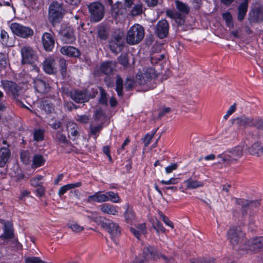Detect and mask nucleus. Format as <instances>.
Instances as JSON below:
<instances>
[{"instance_id": "59", "label": "nucleus", "mask_w": 263, "mask_h": 263, "mask_svg": "<svg viewBox=\"0 0 263 263\" xmlns=\"http://www.w3.org/2000/svg\"><path fill=\"white\" fill-rule=\"evenodd\" d=\"M62 95L71 97V94L73 93V89L70 90L68 87L64 86L61 88Z\"/></svg>"}, {"instance_id": "48", "label": "nucleus", "mask_w": 263, "mask_h": 263, "mask_svg": "<svg viewBox=\"0 0 263 263\" xmlns=\"http://www.w3.org/2000/svg\"><path fill=\"white\" fill-rule=\"evenodd\" d=\"M152 227L156 231L157 233H159V232L164 233L165 231V229L163 227L162 223L157 219L153 223Z\"/></svg>"}, {"instance_id": "19", "label": "nucleus", "mask_w": 263, "mask_h": 263, "mask_svg": "<svg viewBox=\"0 0 263 263\" xmlns=\"http://www.w3.org/2000/svg\"><path fill=\"white\" fill-rule=\"evenodd\" d=\"M43 69L49 74L56 73L55 61L53 58L49 57L45 59L43 63Z\"/></svg>"}, {"instance_id": "47", "label": "nucleus", "mask_w": 263, "mask_h": 263, "mask_svg": "<svg viewBox=\"0 0 263 263\" xmlns=\"http://www.w3.org/2000/svg\"><path fill=\"white\" fill-rule=\"evenodd\" d=\"M60 72L63 78L66 76L67 63L65 59L62 58L59 60Z\"/></svg>"}, {"instance_id": "13", "label": "nucleus", "mask_w": 263, "mask_h": 263, "mask_svg": "<svg viewBox=\"0 0 263 263\" xmlns=\"http://www.w3.org/2000/svg\"><path fill=\"white\" fill-rule=\"evenodd\" d=\"M62 41L65 44H72L76 41V36L73 28L66 27L59 32Z\"/></svg>"}, {"instance_id": "30", "label": "nucleus", "mask_w": 263, "mask_h": 263, "mask_svg": "<svg viewBox=\"0 0 263 263\" xmlns=\"http://www.w3.org/2000/svg\"><path fill=\"white\" fill-rule=\"evenodd\" d=\"M55 139L59 142L65 144L66 146H70V147L66 151L67 153H70L72 151L71 147L72 146L71 142L67 139L65 135L62 132H57L55 135Z\"/></svg>"}, {"instance_id": "61", "label": "nucleus", "mask_w": 263, "mask_h": 263, "mask_svg": "<svg viewBox=\"0 0 263 263\" xmlns=\"http://www.w3.org/2000/svg\"><path fill=\"white\" fill-rule=\"evenodd\" d=\"M102 128V125H98L96 126H90V132L93 135H96L97 133H99Z\"/></svg>"}, {"instance_id": "6", "label": "nucleus", "mask_w": 263, "mask_h": 263, "mask_svg": "<svg viewBox=\"0 0 263 263\" xmlns=\"http://www.w3.org/2000/svg\"><path fill=\"white\" fill-rule=\"evenodd\" d=\"M90 18L92 22H98L104 17L105 10L104 6L99 2H95L88 5Z\"/></svg>"}, {"instance_id": "22", "label": "nucleus", "mask_w": 263, "mask_h": 263, "mask_svg": "<svg viewBox=\"0 0 263 263\" xmlns=\"http://www.w3.org/2000/svg\"><path fill=\"white\" fill-rule=\"evenodd\" d=\"M0 37L1 42L3 45L7 47H12L14 45L15 37L10 36L5 30H1Z\"/></svg>"}, {"instance_id": "29", "label": "nucleus", "mask_w": 263, "mask_h": 263, "mask_svg": "<svg viewBox=\"0 0 263 263\" xmlns=\"http://www.w3.org/2000/svg\"><path fill=\"white\" fill-rule=\"evenodd\" d=\"M248 152L253 155L258 156L263 155V145L258 142L254 143L251 146L249 147Z\"/></svg>"}, {"instance_id": "52", "label": "nucleus", "mask_w": 263, "mask_h": 263, "mask_svg": "<svg viewBox=\"0 0 263 263\" xmlns=\"http://www.w3.org/2000/svg\"><path fill=\"white\" fill-rule=\"evenodd\" d=\"M25 263H46L39 257H27L25 259Z\"/></svg>"}, {"instance_id": "18", "label": "nucleus", "mask_w": 263, "mask_h": 263, "mask_svg": "<svg viewBox=\"0 0 263 263\" xmlns=\"http://www.w3.org/2000/svg\"><path fill=\"white\" fill-rule=\"evenodd\" d=\"M34 87L36 91L41 93H46L50 89L49 84L43 79H35L33 81Z\"/></svg>"}, {"instance_id": "34", "label": "nucleus", "mask_w": 263, "mask_h": 263, "mask_svg": "<svg viewBox=\"0 0 263 263\" xmlns=\"http://www.w3.org/2000/svg\"><path fill=\"white\" fill-rule=\"evenodd\" d=\"M186 188L188 189H193L203 186V183L197 180H193L191 178L184 181Z\"/></svg>"}, {"instance_id": "8", "label": "nucleus", "mask_w": 263, "mask_h": 263, "mask_svg": "<svg viewBox=\"0 0 263 263\" xmlns=\"http://www.w3.org/2000/svg\"><path fill=\"white\" fill-rule=\"evenodd\" d=\"M169 23L165 19L159 21L155 26L154 33L160 39L166 37L168 35Z\"/></svg>"}, {"instance_id": "23", "label": "nucleus", "mask_w": 263, "mask_h": 263, "mask_svg": "<svg viewBox=\"0 0 263 263\" xmlns=\"http://www.w3.org/2000/svg\"><path fill=\"white\" fill-rule=\"evenodd\" d=\"M7 145L0 149V167H4L10 157L11 153Z\"/></svg>"}, {"instance_id": "4", "label": "nucleus", "mask_w": 263, "mask_h": 263, "mask_svg": "<svg viewBox=\"0 0 263 263\" xmlns=\"http://www.w3.org/2000/svg\"><path fill=\"white\" fill-rule=\"evenodd\" d=\"M1 85L7 95L15 99L18 104H22L23 106H25L19 100L22 89L18 85L12 81L2 80Z\"/></svg>"}, {"instance_id": "32", "label": "nucleus", "mask_w": 263, "mask_h": 263, "mask_svg": "<svg viewBox=\"0 0 263 263\" xmlns=\"http://www.w3.org/2000/svg\"><path fill=\"white\" fill-rule=\"evenodd\" d=\"M122 4L121 3L117 2L114 4L111 7V13L112 15L117 18L120 15L122 14Z\"/></svg>"}, {"instance_id": "27", "label": "nucleus", "mask_w": 263, "mask_h": 263, "mask_svg": "<svg viewBox=\"0 0 263 263\" xmlns=\"http://www.w3.org/2000/svg\"><path fill=\"white\" fill-rule=\"evenodd\" d=\"M4 233L0 236L1 238L4 239H10L13 237L14 235L12 224L10 222L5 223L3 228Z\"/></svg>"}, {"instance_id": "17", "label": "nucleus", "mask_w": 263, "mask_h": 263, "mask_svg": "<svg viewBox=\"0 0 263 263\" xmlns=\"http://www.w3.org/2000/svg\"><path fill=\"white\" fill-rule=\"evenodd\" d=\"M166 14L168 17L174 19L178 25L182 26L184 25L186 15L170 9L166 11Z\"/></svg>"}, {"instance_id": "33", "label": "nucleus", "mask_w": 263, "mask_h": 263, "mask_svg": "<svg viewBox=\"0 0 263 263\" xmlns=\"http://www.w3.org/2000/svg\"><path fill=\"white\" fill-rule=\"evenodd\" d=\"M124 44L123 43H121L119 45L118 42L110 40L109 42V47L112 52L117 54L122 50Z\"/></svg>"}, {"instance_id": "53", "label": "nucleus", "mask_w": 263, "mask_h": 263, "mask_svg": "<svg viewBox=\"0 0 263 263\" xmlns=\"http://www.w3.org/2000/svg\"><path fill=\"white\" fill-rule=\"evenodd\" d=\"M69 227L72 230V231L79 233L81 232L84 230V228L80 226L77 222H72L69 224Z\"/></svg>"}, {"instance_id": "58", "label": "nucleus", "mask_w": 263, "mask_h": 263, "mask_svg": "<svg viewBox=\"0 0 263 263\" xmlns=\"http://www.w3.org/2000/svg\"><path fill=\"white\" fill-rule=\"evenodd\" d=\"M236 110V104L234 103L231 105L227 111V114L224 116L223 118L227 120L228 117L231 115Z\"/></svg>"}, {"instance_id": "55", "label": "nucleus", "mask_w": 263, "mask_h": 263, "mask_svg": "<svg viewBox=\"0 0 263 263\" xmlns=\"http://www.w3.org/2000/svg\"><path fill=\"white\" fill-rule=\"evenodd\" d=\"M158 129V128H157L155 130H154L153 132H152V133H151V134L148 133L145 135V136L143 139V141H144V142L145 143V146H147L149 144L152 139L153 138V137H154V136L157 132Z\"/></svg>"}, {"instance_id": "20", "label": "nucleus", "mask_w": 263, "mask_h": 263, "mask_svg": "<svg viewBox=\"0 0 263 263\" xmlns=\"http://www.w3.org/2000/svg\"><path fill=\"white\" fill-rule=\"evenodd\" d=\"M60 51L62 54L69 57L79 58L81 55V52L78 49L70 46L62 47L60 49Z\"/></svg>"}, {"instance_id": "11", "label": "nucleus", "mask_w": 263, "mask_h": 263, "mask_svg": "<svg viewBox=\"0 0 263 263\" xmlns=\"http://www.w3.org/2000/svg\"><path fill=\"white\" fill-rule=\"evenodd\" d=\"M90 98V95L86 89H73L71 99L77 103H84L88 102Z\"/></svg>"}, {"instance_id": "35", "label": "nucleus", "mask_w": 263, "mask_h": 263, "mask_svg": "<svg viewBox=\"0 0 263 263\" xmlns=\"http://www.w3.org/2000/svg\"><path fill=\"white\" fill-rule=\"evenodd\" d=\"M41 108L47 113H52L54 111V105L49 102L48 100H44L41 104Z\"/></svg>"}, {"instance_id": "42", "label": "nucleus", "mask_w": 263, "mask_h": 263, "mask_svg": "<svg viewBox=\"0 0 263 263\" xmlns=\"http://www.w3.org/2000/svg\"><path fill=\"white\" fill-rule=\"evenodd\" d=\"M235 200V202L238 205H239L241 206V208L243 209L242 214H246L247 213V210H248V205L249 204V201L241 199V198H234Z\"/></svg>"}, {"instance_id": "16", "label": "nucleus", "mask_w": 263, "mask_h": 263, "mask_svg": "<svg viewBox=\"0 0 263 263\" xmlns=\"http://www.w3.org/2000/svg\"><path fill=\"white\" fill-rule=\"evenodd\" d=\"M248 249L257 252L263 248V236L256 237L247 241Z\"/></svg>"}, {"instance_id": "39", "label": "nucleus", "mask_w": 263, "mask_h": 263, "mask_svg": "<svg viewBox=\"0 0 263 263\" xmlns=\"http://www.w3.org/2000/svg\"><path fill=\"white\" fill-rule=\"evenodd\" d=\"M110 40L117 42L120 45L121 43L124 44V33L120 30H117L114 32Z\"/></svg>"}, {"instance_id": "26", "label": "nucleus", "mask_w": 263, "mask_h": 263, "mask_svg": "<svg viewBox=\"0 0 263 263\" xmlns=\"http://www.w3.org/2000/svg\"><path fill=\"white\" fill-rule=\"evenodd\" d=\"M249 0H243L238 7V17L239 21L243 20L247 14L248 8Z\"/></svg>"}, {"instance_id": "60", "label": "nucleus", "mask_w": 263, "mask_h": 263, "mask_svg": "<svg viewBox=\"0 0 263 263\" xmlns=\"http://www.w3.org/2000/svg\"><path fill=\"white\" fill-rule=\"evenodd\" d=\"M89 117L86 115H78L77 120L83 123H87L89 122Z\"/></svg>"}, {"instance_id": "41", "label": "nucleus", "mask_w": 263, "mask_h": 263, "mask_svg": "<svg viewBox=\"0 0 263 263\" xmlns=\"http://www.w3.org/2000/svg\"><path fill=\"white\" fill-rule=\"evenodd\" d=\"M222 17L226 22V25L229 28H233L234 26L232 16L230 12L222 13Z\"/></svg>"}, {"instance_id": "14", "label": "nucleus", "mask_w": 263, "mask_h": 263, "mask_svg": "<svg viewBox=\"0 0 263 263\" xmlns=\"http://www.w3.org/2000/svg\"><path fill=\"white\" fill-rule=\"evenodd\" d=\"M232 124L237 128H245L247 126H252L253 119L246 116H242L232 119Z\"/></svg>"}, {"instance_id": "24", "label": "nucleus", "mask_w": 263, "mask_h": 263, "mask_svg": "<svg viewBox=\"0 0 263 263\" xmlns=\"http://www.w3.org/2000/svg\"><path fill=\"white\" fill-rule=\"evenodd\" d=\"M78 128V125L76 123L71 122H68L67 131L68 133L69 138L72 140H76L79 135Z\"/></svg>"}, {"instance_id": "44", "label": "nucleus", "mask_w": 263, "mask_h": 263, "mask_svg": "<svg viewBox=\"0 0 263 263\" xmlns=\"http://www.w3.org/2000/svg\"><path fill=\"white\" fill-rule=\"evenodd\" d=\"M155 255V249L153 247L149 246L143 249V257L147 260L150 257H153Z\"/></svg>"}, {"instance_id": "38", "label": "nucleus", "mask_w": 263, "mask_h": 263, "mask_svg": "<svg viewBox=\"0 0 263 263\" xmlns=\"http://www.w3.org/2000/svg\"><path fill=\"white\" fill-rule=\"evenodd\" d=\"M45 159L43 156L40 154H35L34 155L32 160V165L35 167H40L44 164Z\"/></svg>"}, {"instance_id": "43", "label": "nucleus", "mask_w": 263, "mask_h": 263, "mask_svg": "<svg viewBox=\"0 0 263 263\" xmlns=\"http://www.w3.org/2000/svg\"><path fill=\"white\" fill-rule=\"evenodd\" d=\"M108 198V201L112 203H119L120 202V198L117 193L112 191L107 192L105 194Z\"/></svg>"}, {"instance_id": "62", "label": "nucleus", "mask_w": 263, "mask_h": 263, "mask_svg": "<svg viewBox=\"0 0 263 263\" xmlns=\"http://www.w3.org/2000/svg\"><path fill=\"white\" fill-rule=\"evenodd\" d=\"M25 2L28 3L33 9H36L38 8L37 5L40 4V0H25Z\"/></svg>"}, {"instance_id": "21", "label": "nucleus", "mask_w": 263, "mask_h": 263, "mask_svg": "<svg viewBox=\"0 0 263 263\" xmlns=\"http://www.w3.org/2000/svg\"><path fill=\"white\" fill-rule=\"evenodd\" d=\"M86 201L88 203L92 202L102 203L108 201V198L105 194H102V192L99 191L92 195L88 196Z\"/></svg>"}, {"instance_id": "3", "label": "nucleus", "mask_w": 263, "mask_h": 263, "mask_svg": "<svg viewBox=\"0 0 263 263\" xmlns=\"http://www.w3.org/2000/svg\"><path fill=\"white\" fill-rule=\"evenodd\" d=\"M243 148L241 145H237L229 149L221 154L217 156L220 159L219 163H223L228 165L235 163L237 159L242 156Z\"/></svg>"}, {"instance_id": "7", "label": "nucleus", "mask_w": 263, "mask_h": 263, "mask_svg": "<svg viewBox=\"0 0 263 263\" xmlns=\"http://www.w3.org/2000/svg\"><path fill=\"white\" fill-rule=\"evenodd\" d=\"M10 28L14 34L24 39L31 37L34 34L31 28L17 23H12Z\"/></svg>"}, {"instance_id": "57", "label": "nucleus", "mask_w": 263, "mask_h": 263, "mask_svg": "<svg viewBox=\"0 0 263 263\" xmlns=\"http://www.w3.org/2000/svg\"><path fill=\"white\" fill-rule=\"evenodd\" d=\"M118 62L121 65L126 66L128 64V59L126 54H122L118 58Z\"/></svg>"}, {"instance_id": "25", "label": "nucleus", "mask_w": 263, "mask_h": 263, "mask_svg": "<svg viewBox=\"0 0 263 263\" xmlns=\"http://www.w3.org/2000/svg\"><path fill=\"white\" fill-rule=\"evenodd\" d=\"M100 210L103 213L117 215L118 214V207L116 205H114L109 203H104L100 206Z\"/></svg>"}, {"instance_id": "2", "label": "nucleus", "mask_w": 263, "mask_h": 263, "mask_svg": "<svg viewBox=\"0 0 263 263\" xmlns=\"http://www.w3.org/2000/svg\"><path fill=\"white\" fill-rule=\"evenodd\" d=\"M145 30L142 26L135 24L127 31L126 36V43L130 45L139 44L143 39Z\"/></svg>"}, {"instance_id": "50", "label": "nucleus", "mask_w": 263, "mask_h": 263, "mask_svg": "<svg viewBox=\"0 0 263 263\" xmlns=\"http://www.w3.org/2000/svg\"><path fill=\"white\" fill-rule=\"evenodd\" d=\"M44 130L39 129L35 130L33 133V139L35 141H42L44 139Z\"/></svg>"}, {"instance_id": "5", "label": "nucleus", "mask_w": 263, "mask_h": 263, "mask_svg": "<svg viewBox=\"0 0 263 263\" xmlns=\"http://www.w3.org/2000/svg\"><path fill=\"white\" fill-rule=\"evenodd\" d=\"M64 10L62 5L57 2H53L49 8V21L54 26L60 22L63 18Z\"/></svg>"}, {"instance_id": "15", "label": "nucleus", "mask_w": 263, "mask_h": 263, "mask_svg": "<svg viewBox=\"0 0 263 263\" xmlns=\"http://www.w3.org/2000/svg\"><path fill=\"white\" fill-rule=\"evenodd\" d=\"M42 41L43 47L47 51H51L54 47L55 39L54 35L45 32L42 36Z\"/></svg>"}, {"instance_id": "54", "label": "nucleus", "mask_w": 263, "mask_h": 263, "mask_svg": "<svg viewBox=\"0 0 263 263\" xmlns=\"http://www.w3.org/2000/svg\"><path fill=\"white\" fill-rule=\"evenodd\" d=\"M252 126H254L258 129L263 130V119H253V122Z\"/></svg>"}, {"instance_id": "46", "label": "nucleus", "mask_w": 263, "mask_h": 263, "mask_svg": "<svg viewBox=\"0 0 263 263\" xmlns=\"http://www.w3.org/2000/svg\"><path fill=\"white\" fill-rule=\"evenodd\" d=\"M143 12L142 5L141 4L135 5L130 12L132 16H137L141 14Z\"/></svg>"}, {"instance_id": "28", "label": "nucleus", "mask_w": 263, "mask_h": 263, "mask_svg": "<svg viewBox=\"0 0 263 263\" xmlns=\"http://www.w3.org/2000/svg\"><path fill=\"white\" fill-rule=\"evenodd\" d=\"M109 29L106 26L102 25L97 28V37L100 41H106L109 36Z\"/></svg>"}, {"instance_id": "49", "label": "nucleus", "mask_w": 263, "mask_h": 263, "mask_svg": "<svg viewBox=\"0 0 263 263\" xmlns=\"http://www.w3.org/2000/svg\"><path fill=\"white\" fill-rule=\"evenodd\" d=\"M137 81L127 78L125 83V88L126 90L129 91L132 89L136 85H137Z\"/></svg>"}, {"instance_id": "51", "label": "nucleus", "mask_w": 263, "mask_h": 263, "mask_svg": "<svg viewBox=\"0 0 263 263\" xmlns=\"http://www.w3.org/2000/svg\"><path fill=\"white\" fill-rule=\"evenodd\" d=\"M100 97L99 101L102 104H106L107 102V93L102 87H99Z\"/></svg>"}, {"instance_id": "63", "label": "nucleus", "mask_w": 263, "mask_h": 263, "mask_svg": "<svg viewBox=\"0 0 263 263\" xmlns=\"http://www.w3.org/2000/svg\"><path fill=\"white\" fill-rule=\"evenodd\" d=\"M178 179L177 178H172L167 181H165V180H162L160 181V182L162 184H167H167H176L178 183Z\"/></svg>"}, {"instance_id": "36", "label": "nucleus", "mask_w": 263, "mask_h": 263, "mask_svg": "<svg viewBox=\"0 0 263 263\" xmlns=\"http://www.w3.org/2000/svg\"><path fill=\"white\" fill-rule=\"evenodd\" d=\"M100 69L102 72L109 75L112 72L113 65L111 62H106L102 64Z\"/></svg>"}, {"instance_id": "45", "label": "nucleus", "mask_w": 263, "mask_h": 263, "mask_svg": "<svg viewBox=\"0 0 263 263\" xmlns=\"http://www.w3.org/2000/svg\"><path fill=\"white\" fill-rule=\"evenodd\" d=\"M190 263H215V259L212 257H205L199 259H190Z\"/></svg>"}, {"instance_id": "31", "label": "nucleus", "mask_w": 263, "mask_h": 263, "mask_svg": "<svg viewBox=\"0 0 263 263\" xmlns=\"http://www.w3.org/2000/svg\"><path fill=\"white\" fill-rule=\"evenodd\" d=\"M175 3L176 9L178 10L179 12L183 13L185 15H187L189 13L190 8L186 4L184 3L179 0H175Z\"/></svg>"}, {"instance_id": "1", "label": "nucleus", "mask_w": 263, "mask_h": 263, "mask_svg": "<svg viewBox=\"0 0 263 263\" xmlns=\"http://www.w3.org/2000/svg\"><path fill=\"white\" fill-rule=\"evenodd\" d=\"M156 74L154 69H147L143 73L137 74L136 76L137 84L142 87L144 91H148L155 87L154 78Z\"/></svg>"}, {"instance_id": "40", "label": "nucleus", "mask_w": 263, "mask_h": 263, "mask_svg": "<svg viewBox=\"0 0 263 263\" xmlns=\"http://www.w3.org/2000/svg\"><path fill=\"white\" fill-rule=\"evenodd\" d=\"M123 81L119 76H117L116 81V91L119 97L123 96Z\"/></svg>"}, {"instance_id": "10", "label": "nucleus", "mask_w": 263, "mask_h": 263, "mask_svg": "<svg viewBox=\"0 0 263 263\" xmlns=\"http://www.w3.org/2000/svg\"><path fill=\"white\" fill-rule=\"evenodd\" d=\"M228 238L230 243L235 246L237 245L244 236V234L239 227H232L227 233Z\"/></svg>"}, {"instance_id": "56", "label": "nucleus", "mask_w": 263, "mask_h": 263, "mask_svg": "<svg viewBox=\"0 0 263 263\" xmlns=\"http://www.w3.org/2000/svg\"><path fill=\"white\" fill-rule=\"evenodd\" d=\"M158 214L160 218L162 219V220L163 221V222L165 223L166 225L172 228H174V224L173 222L171 220H170L169 219L162 213V212L159 211L158 212Z\"/></svg>"}, {"instance_id": "12", "label": "nucleus", "mask_w": 263, "mask_h": 263, "mask_svg": "<svg viewBox=\"0 0 263 263\" xmlns=\"http://www.w3.org/2000/svg\"><path fill=\"white\" fill-rule=\"evenodd\" d=\"M102 227L111 235L112 238L119 236L121 234L119 224L111 220H107L103 222Z\"/></svg>"}, {"instance_id": "9", "label": "nucleus", "mask_w": 263, "mask_h": 263, "mask_svg": "<svg viewBox=\"0 0 263 263\" xmlns=\"http://www.w3.org/2000/svg\"><path fill=\"white\" fill-rule=\"evenodd\" d=\"M22 63L23 64H32L37 60L35 51L30 46H24L21 49Z\"/></svg>"}, {"instance_id": "64", "label": "nucleus", "mask_w": 263, "mask_h": 263, "mask_svg": "<svg viewBox=\"0 0 263 263\" xmlns=\"http://www.w3.org/2000/svg\"><path fill=\"white\" fill-rule=\"evenodd\" d=\"M171 110V108L170 107H164L162 110L159 111L158 114V118H161L164 116H165L166 114L169 113Z\"/></svg>"}, {"instance_id": "37", "label": "nucleus", "mask_w": 263, "mask_h": 263, "mask_svg": "<svg viewBox=\"0 0 263 263\" xmlns=\"http://www.w3.org/2000/svg\"><path fill=\"white\" fill-rule=\"evenodd\" d=\"M127 209L124 212V217L126 222L131 223L135 219V213L132 208H129L128 205H127Z\"/></svg>"}]
</instances>
